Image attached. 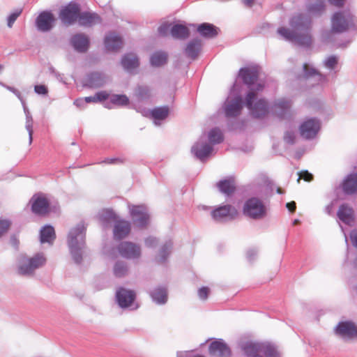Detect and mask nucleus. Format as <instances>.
I'll list each match as a JSON object with an SVG mask.
<instances>
[{"instance_id":"f257e3e1","label":"nucleus","mask_w":357,"mask_h":357,"mask_svg":"<svg viewBox=\"0 0 357 357\" xmlns=\"http://www.w3.org/2000/svg\"><path fill=\"white\" fill-rule=\"evenodd\" d=\"M310 21L305 20L302 15L294 16L290 22L294 31L281 27L278 32L287 40L293 41L300 45L309 46L312 43V38L308 33Z\"/></svg>"},{"instance_id":"f03ea898","label":"nucleus","mask_w":357,"mask_h":357,"mask_svg":"<svg viewBox=\"0 0 357 357\" xmlns=\"http://www.w3.org/2000/svg\"><path fill=\"white\" fill-rule=\"evenodd\" d=\"M354 25V17L348 11L335 13L331 18V32L342 33Z\"/></svg>"},{"instance_id":"7ed1b4c3","label":"nucleus","mask_w":357,"mask_h":357,"mask_svg":"<svg viewBox=\"0 0 357 357\" xmlns=\"http://www.w3.org/2000/svg\"><path fill=\"white\" fill-rule=\"evenodd\" d=\"M243 213L252 219H261L266 216V208L261 199L252 197L245 202Z\"/></svg>"},{"instance_id":"20e7f679","label":"nucleus","mask_w":357,"mask_h":357,"mask_svg":"<svg viewBox=\"0 0 357 357\" xmlns=\"http://www.w3.org/2000/svg\"><path fill=\"white\" fill-rule=\"evenodd\" d=\"M257 99V93L251 89L245 97V105L250 111L252 115L259 118L264 116L268 113V106L266 101L260 99L254 104Z\"/></svg>"},{"instance_id":"39448f33","label":"nucleus","mask_w":357,"mask_h":357,"mask_svg":"<svg viewBox=\"0 0 357 357\" xmlns=\"http://www.w3.org/2000/svg\"><path fill=\"white\" fill-rule=\"evenodd\" d=\"M79 11L80 8L77 4L70 3L60 10L59 16L65 25L69 26L77 22Z\"/></svg>"},{"instance_id":"423d86ee","label":"nucleus","mask_w":357,"mask_h":357,"mask_svg":"<svg viewBox=\"0 0 357 357\" xmlns=\"http://www.w3.org/2000/svg\"><path fill=\"white\" fill-rule=\"evenodd\" d=\"M85 231L86 227L83 223H80L69 232L68 242L72 252L79 248V244L84 243Z\"/></svg>"},{"instance_id":"0eeeda50","label":"nucleus","mask_w":357,"mask_h":357,"mask_svg":"<svg viewBox=\"0 0 357 357\" xmlns=\"http://www.w3.org/2000/svg\"><path fill=\"white\" fill-rule=\"evenodd\" d=\"M130 216L137 227L143 229L147 226L149 215L144 206H132L130 207Z\"/></svg>"},{"instance_id":"6e6552de","label":"nucleus","mask_w":357,"mask_h":357,"mask_svg":"<svg viewBox=\"0 0 357 357\" xmlns=\"http://www.w3.org/2000/svg\"><path fill=\"white\" fill-rule=\"evenodd\" d=\"M238 214L237 209L229 204L219 206L211 212L213 218L217 221L234 220Z\"/></svg>"},{"instance_id":"1a4fd4ad","label":"nucleus","mask_w":357,"mask_h":357,"mask_svg":"<svg viewBox=\"0 0 357 357\" xmlns=\"http://www.w3.org/2000/svg\"><path fill=\"white\" fill-rule=\"evenodd\" d=\"M243 351L248 357H263L261 354L269 356L275 350L259 343H247L243 347Z\"/></svg>"},{"instance_id":"9d476101","label":"nucleus","mask_w":357,"mask_h":357,"mask_svg":"<svg viewBox=\"0 0 357 357\" xmlns=\"http://www.w3.org/2000/svg\"><path fill=\"white\" fill-rule=\"evenodd\" d=\"M118 251L119 254L127 259H136L141 255L140 247L130 241H123L118 246Z\"/></svg>"},{"instance_id":"9b49d317","label":"nucleus","mask_w":357,"mask_h":357,"mask_svg":"<svg viewBox=\"0 0 357 357\" xmlns=\"http://www.w3.org/2000/svg\"><path fill=\"white\" fill-rule=\"evenodd\" d=\"M335 333L343 338L356 339L357 326L352 321L340 322L335 328Z\"/></svg>"},{"instance_id":"f8f14e48","label":"nucleus","mask_w":357,"mask_h":357,"mask_svg":"<svg viewBox=\"0 0 357 357\" xmlns=\"http://www.w3.org/2000/svg\"><path fill=\"white\" fill-rule=\"evenodd\" d=\"M46 262V258L43 254H37L29 259L28 263L20 267V273L22 275L30 274L36 268L43 266Z\"/></svg>"},{"instance_id":"ddd939ff","label":"nucleus","mask_w":357,"mask_h":357,"mask_svg":"<svg viewBox=\"0 0 357 357\" xmlns=\"http://www.w3.org/2000/svg\"><path fill=\"white\" fill-rule=\"evenodd\" d=\"M320 128L319 122L310 119L304 121L300 126L301 135L305 139H310L315 137Z\"/></svg>"},{"instance_id":"4468645a","label":"nucleus","mask_w":357,"mask_h":357,"mask_svg":"<svg viewBox=\"0 0 357 357\" xmlns=\"http://www.w3.org/2000/svg\"><path fill=\"white\" fill-rule=\"evenodd\" d=\"M131 231V224L129 221L119 219L115 221L113 228V235L115 240H121L127 237Z\"/></svg>"},{"instance_id":"2eb2a0df","label":"nucleus","mask_w":357,"mask_h":357,"mask_svg":"<svg viewBox=\"0 0 357 357\" xmlns=\"http://www.w3.org/2000/svg\"><path fill=\"white\" fill-rule=\"evenodd\" d=\"M55 17L48 11H43L38 16L36 24L38 30L46 32L50 31L54 25Z\"/></svg>"},{"instance_id":"dca6fc26","label":"nucleus","mask_w":357,"mask_h":357,"mask_svg":"<svg viewBox=\"0 0 357 357\" xmlns=\"http://www.w3.org/2000/svg\"><path fill=\"white\" fill-rule=\"evenodd\" d=\"M31 210L36 215L45 216L49 213L50 203L48 199L43 196L32 199Z\"/></svg>"},{"instance_id":"f3484780","label":"nucleus","mask_w":357,"mask_h":357,"mask_svg":"<svg viewBox=\"0 0 357 357\" xmlns=\"http://www.w3.org/2000/svg\"><path fill=\"white\" fill-rule=\"evenodd\" d=\"M116 299L121 307H128L131 305L135 299L136 294L132 290L120 288L116 292Z\"/></svg>"},{"instance_id":"a211bd4d","label":"nucleus","mask_w":357,"mask_h":357,"mask_svg":"<svg viewBox=\"0 0 357 357\" xmlns=\"http://www.w3.org/2000/svg\"><path fill=\"white\" fill-rule=\"evenodd\" d=\"M209 353L218 357H229L231 355V350L225 342L214 341L209 346Z\"/></svg>"},{"instance_id":"6ab92c4d","label":"nucleus","mask_w":357,"mask_h":357,"mask_svg":"<svg viewBox=\"0 0 357 357\" xmlns=\"http://www.w3.org/2000/svg\"><path fill=\"white\" fill-rule=\"evenodd\" d=\"M77 22L80 26H92L101 22L100 17L96 13L79 11Z\"/></svg>"},{"instance_id":"aec40b11","label":"nucleus","mask_w":357,"mask_h":357,"mask_svg":"<svg viewBox=\"0 0 357 357\" xmlns=\"http://www.w3.org/2000/svg\"><path fill=\"white\" fill-rule=\"evenodd\" d=\"M70 43L73 47L80 52H86L89 45L88 37L83 33H77L74 35L70 40Z\"/></svg>"},{"instance_id":"412c9836","label":"nucleus","mask_w":357,"mask_h":357,"mask_svg":"<svg viewBox=\"0 0 357 357\" xmlns=\"http://www.w3.org/2000/svg\"><path fill=\"white\" fill-rule=\"evenodd\" d=\"M338 218L347 225H351L354 222V211L348 204H342L337 213Z\"/></svg>"},{"instance_id":"4be33fe9","label":"nucleus","mask_w":357,"mask_h":357,"mask_svg":"<svg viewBox=\"0 0 357 357\" xmlns=\"http://www.w3.org/2000/svg\"><path fill=\"white\" fill-rule=\"evenodd\" d=\"M105 45L107 50L116 51L122 47L123 41L119 36L110 33L105 38Z\"/></svg>"},{"instance_id":"5701e85b","label":"nucleus","mask_w":357,"mask_h":357,"mask_svg":"<svg viewBox=\"0 0 357 357\" xmlns=\"http://www.w3.org/2000/svg\"><path fill=\"white\" fill-rule=\"evenodd\" d=\"M105 82V77L100 73L94 72L86 76L84 85L90 88H98L102 86Z\"/></svg>"},{"instance_id":"b1692460","label":"nucleus","mask_w":357,"mask_h":357,"mask_svg":"<svg viewBox=\"0 0 357 357\" xmlns=\"http://www.w3.org/2000/svg\"><path fill=\"white\" fill-rule=\"evenodd\" d=\"M342 190L347 195H353L357 192V174H351L347 176L342 183Z\"/></svg>"},{"instance_id":"393cba45","label":"nucleus","mask_w":357,"mask_h":357,"mask_svg":"<svg viewBox=\"0 0 357 357\" xmlns=\"http://www.w3.org/2000/svg\"><path fill=\"white\" fill-rule=\"evenodd\" d=\"M242 109V99L241 97L236 98L234 100L227 103L225 107L227 116H236Z\"/></svg>"},{"instance_id":"a878e982","label":"nucleus","mask_w":357,"mask_h":357,"mask_svg":"<svg viewBox=\"0 0 357 357\" xmlns=\"http://www.w3.org/2000/svg\"><path fill=\"white\" fill-rule=\"evenodd\" d=\"M239 75L242 77L243 82L248 86L253 84L258 78L257 71L254 69L242 68L240 70Z\"/></svg>"},{"instance_id":"bb28decb","label":"nucleus","mask_w":357,"mask_h":357,"mask_svg":"<svg viewBox=\"0 0 357 357\" xmlns=\"http://www.w3.org/2000/svg\"><path fill=\"white\" fill-rule=\"evenodd\" d=\"M56 238L55 231L53 227L46 225L43 227L40 232V242L52 244Z\"/></svg>"},{"instance_id":"cd10ccee","label":"nucleus","mask_w":357,"mask_h":357,"mask_svg":"<svg viewBox=\"0 0 357 357\" xmlns=\"http://www.w3.org/2000/svg\"><path fill=\"white\" fill-rule=\"evenodd\" d=\"M201 47L202 43L200 40H192L187 45L185 54L188 57L195 59L200 52Z\"/></svg>"},{"instance_id":"c85d7f7f","label":"nucleus","mask_w":357,"mask_h":357,"mask_svg":"<svg viewBox=\"0 0 357 357\" xmlns=\"http://www.w3.org/2000/svg\"><path fill=\"white\" fill-rule=\"evenodd\" d=\"M217 186L222 193L227 195H231L236 190L235 183L233 178L222 180L218 183Z\"/></svg>"},{"instance_id":"c756f323","label":"nucleus","mask_w":357,"mask_h":357,"mask_svg":"<svg viewBox=\"0 0 357 357\" xmlns=\"http://www.w3.org/2000/svg\"><path fill=\"white\" fill-rule=\"evenodd\" d=\"M197 31L206 38H213L218 35V30L215 26L208 23L200 24L197 28Z\"/></svg>"},{"instance_id":"7c9ffc66","label":"nucleus","mask_w":357,"mask_h":357,"mask_svg":"<svg viewBox=\"0 0 357 357\" xmlns=\"http://www.w3.org/2000/svg\"><path fill=\"white\" fill-rule=\"evenodd\" d=\"M171 33L174 38L185 39L190 35L188 28L183 24H175L171 29Z\"/></svg>"},{"instance_id":"2f4dec72","label":"nucleus","mask_w":357,"mask_h":357,"mask_svg":"<svg viewBox=\"0 0 357 357\" xmlns=\"http://www.w3.org/2000/svg\"><path fill=\"white\" fill-rule=\"evenodd\" d=\"M212 150L211 146L208 144H197L193 147L195 155L202 160L206 158L211 153Z\"/></svg>"},{"instance_id":"473e14b6","label":"nucleus","mask_w":357,"mask_h":357,"mask_svg":"<svg viewBox=\"0 0 357 357\" xmlns=\"http://www.w3.org/2000/svg\"><path fill=\"white\" fill-rule=\"evenodd\" d=\"M121 63L124 68L131 70L138 67L139 61L135 54H128L122 59Z\"/></svg>"},{"instance_id":"72a5a7b5","label":"nucleus","mask_w":357,"mask_h":357,"mask_svg":"<svg viewBox=\"0 0 357 357\" xmlns=\"http://www.w3.org/2000/svg\"><path fill=\"white\" fill-rule=\"evenodd\" d=\"M151 115L155 120H164L169 115V108L167 106L156 107L151 111Z\"/></svg>"},{"instance_id":"f704fd0d","label":"nucleus","mask_w":357,"mask_h":357,"mask_svg":"<svg viewBox=\"0 0 357 357\" xmlns=\"http://www.w3.org/2000/svg\"><path fill=\"white\" fill-rule=\"evenodd\" d=\"M100 219L103 224H107L111 222L115 223V221L119 220L115 212L111 209L103 210L100 214Z\"/></svg>"},{"instance_id":"c9c22d12","label":"nucleus","mask_w":357,"mask_h":357,"mask_svg":"<svg viewBox=\"0 0 357 357\" xmlns=\"http://www.w3.org/2000/svg\"><path fill=\"white\" fill-rule=\"evenodd\" d=\"M167 61V54L161 52H155L151 58V63L153 66H161L166 63Z\"/></svg>"},{"instance_id":"e433bc0d","label":"nucleus","mask_w":357,"mask_h":357,"mask_svg":"<svg viewBox=\"0 0 357 357\" xmlns=\"http://www.w3.org/2000/svg\"><path fill=\"white\" fill-rule=\"evenodd\" d=\"M151 296L153 299L158 303H165L167 299L166 289L163 288H158L155 289L152 292Z\"/></svg>"},{"instance_id":"4c0bfd02","label":"nucleus","mask_w":357,"mask_h":357,"mask_svg":"<svg viewBox=\"0 0 357 357\" xmlns=\"http://www.w3.org/2000/svg\"><path fill=\"white\" fill-rule=\"evenodd\" d=\"M291 103L289 100L285 99H280L275 102L274 105V109L279 115H282L283 112L289 109Z\"/></svg>"},{"instance_id":"58836bf2","label":"nucleus","mask_w":357,"mask_h":357,"mask_svg":"<svg viewBox=\"0 0 357 357\" xmlns=\"http://www.w3.org/2000/svg\"><path fill=\"white\" fill-rule=\"evenodd\" d=\"M110 101L118 106H126L129 103V99L126 95H113L110 98Z\"/></svg>"},{"instance_id":"ea45409f","label":"nucleus","mask_w":357,"mask_h":357,"mask_svg":"<svg viewBox=\"0 0 357 357\" xmlns=\"http://www.w3.org/2000/svg\"><path fill=\"white\" fill-rule=\"evenodd\" d=\"M208 139L211 143H220L223 139L221 131L218 128L211 130L208 133Z\"/></svg>"},{"instance_id":"a19ab883","label":"nucleus","mask_w":357,"mask_h":357,"mask_svg":"<svg viewBox=\"0 0 357 357\" xmlns=\"http://www.w3.org/2000/svg\"><path fill=\"white\" fill-rule=\"evenodd\" d=\"M12 226V221L7 218H0V238L6 234Z\"/></svg>"},{"instance_id":"79ce46f5","label":"nucleus","mask_w":357,"mask_h":357,"mask_svg":"<svg viewBox=\"0 0 357 357\" xmlns=\"http://www.w3.org/2000/svg\"><path fill=\"white\" fill-rule=\"evenodd\" d=\"M324 10V1L318 0L314 4H312L308 8V11L312 15L321 13Z\"/></svg>"},{"instance_id":"37998d69","label":"nucleus","mask_w":357,"mask_h":357,"mask_svg":"<svg viewBox=\"0 0 357 357\" xmlns=\"http://www.w3.org/2000/svg\"><path fill=\"white\" fill-rule=\"evenodd\" d=\"M172 248V243H167L165 245H164L160 250V252H159V258H158V261L159 262H162L164 261L167 257L169 255V250H170V248Z\"/></svg>"},{"instance_id":"c03bdc74","label":"nucleus","mask_w":357,"mask_h":357,"mask_svg":"<svg viewBox=\"0 0 357 357\" xmlns=\"http://www.w3.org/2000/svg\"><path fill=\"white\" fill-rule=\"evenodd\" d=\"M114 273L116 277H122L127 273V267L122 262H117L114 268Z\"/></svg>"},{"instance_id":"a18cd8bd","label":"nucleus","mask_w":357,"mask_h":357,"mask_svg":"<svg viewBox=\"0 0 357 357\" xmlns=\"http://www.w3.org/2000/svg\"><path fill=\"white\" fill-rule=\"evenodd\" d=\"M338 59L335 56H331L325 61V66L329 69H333L337 64Z\"/></svg>"},{"instance_id":"49530a36","label":"nucleus","mask_w":357,"mask_h":357,"mask_svg":"<svg viewBox=\"0 0 357 357\" xmlns=\"http://www.w3.org/2000/svg\"><path fill=\"white\" fill-rule=\"evenodd\" d=\"M21 13H22V9H20L9 15V17L8 18V26L9 27L13 26V24H14V22H15L17 18L20 15Z\"/></svg>"},{"instance_id":"de8ad7c7","label":"nucleus","mask_w":357,"mask_h":357,"mask_svg":"<svg viewBox=\"0 0 357 357\" xmlns=\"http://www.w3.org/2000/svg\"><path fill=\"white\" fill-rule=\"evenodd\" d=\"M210 289L208 287H203L198 290V296L202 300H206L209 294Z\"/></svg>"},{"instance_id":"09e8293b","label":"nucleus","mask_w":357,"mask_h":357,"mask_svg":"<svg viewBox=\"0 0 357 357\" xmlns=\"http://www.w3.org/2000/svg\"><path fill=\"white\" fill-rule=\"evenodd\" d=\"M301 178L305 181L310 182L313 179V175L307 171H303L299 174L298 182H299Z\"/></svg>"},{"instance_id":"8fccbe9b","label":"nucleus","mask_w":357,"mask_h":357,"mask_svg":"<svg viewBox=\"0 0 357 357\" xmlns=\"http://www.w3.org/2000/svg\"><path fill=\"white\" fill-rule=\"evenodd\" d=\"M124 162V160L120 158H106L102 160L101 163L109 164V165H117L121 164Z\"/></svg>"},{"instance_id":"3c124183","label":"nucleus","mask_w":357,"mask_h":357,"mask_svg":"<svg viewBox=\"0 0 357 357\" xmlns=\"http://www.w3.org/2000/svg\"><path fill=\"white\" fill-rule=\"evenodd\" d=\"M95 95H96L98 102H102L105 100H107L109 97V93L108 92H107L106 91H99V92L96 93Z\"/></svg>"},{"instance_id":"603ef678","label":"nucleus","mask_w":357,"mask_h":357,"mask_svg":"<svg viewBox=\"0 0 357 357\" xmlns=\"http://www.w3.org/2000/svg\"><path fill=\"white\" fill-rule=\"evenodd\" d=\"M34 91L39 95H47L48 93L47 86L43 84L36 85L34 86Z\"/></svg>"},{"instance_id":"864d4df0","label":"nucleus","mask_w":357,"mask_h":357,"mask_svg":"<svg viewBox=\"0 0 357 357\" xmlns=\"http://www.w3.org/2000/svg\"><path fill=\"white\" fill-rule=\"evenodd\" d=\"M158 244V241L155 238L149 236L145 239V245L147 248H155Z\"/></svg>"},{"instance_id":"5fc2aeb1","label":"nucleus","mask_w":357,"mask_h":357,"mask_svg":"<svg viewBox=\"0 0 357 357\" xmlns=\"http://www.w3.org/2000/svg\"><path fill=\"white\" fill-rule=\"evenodd\" d=\"M296 136L294 132H287L284 134V139L288 144H294L295 142Z\"/></svg>"},{"instance_id":"6e6d98bb","label":"nucleus","mask_w":357,"mask_h":357,"mask_svg":"<svg viewBox=\"0 0 357 357\" xmlns=\"http://www.w3.org/2000/svg\"><path fill=\"white\" fill-rule=\"evenodd\" d=\"M169 30V26L167 24H162L158 28V31L160 35L165 36Z\"/></svg>"},{"instance_id":"4d7b16f0","label":"nucleus","mask_w":357,"mask_h":357,"mask_svg":"<svg viewBox=\"0 0 357 357\" xmlns=\"http://www.w3.org/2000/svg\"><path fill=\"white\" fill-rule=\"evenodd\" d=\"M350 237L354 245L357 248V229L351 231Z\"/></svg>"},{"instance_id":"13d9d810","label":"nucleus","mask_w":357,"mask_h":357,"mask_svg":"<svg viewBox=\"0 0 357 357\" xmlns=\"http://www.w3.org/2000/svg\"><path fill=\"white\" fill-rule=\"evenodd\" d=\"M286 207L288 208V210L291 212V213H294L296 211V202L292 201V202H288L286 204Z\"/></svg>"},{"instance_id":"bf43d9fd","label":"nucleus","mask_w":357,"mask_h":357,"mask_svg":"<svg viewBox=\"0 0 357 357\" xmlns=\"http://www.w3.org/2000/svg\"><path fill=\"white\" fill-rule=\"evenodd\" d=\"M26 130L28 131V133H29V144H31L32 143V140H33V137H32V135H33V128H32V125L29 123L26 125Z\"/></svg>"},{"instance_id":"052dcab7","label":"nucleus","mask_w":357,"mask_h":357,"mask_svg":"<svg viewBox=\"0 0 357 357\" xmlns=\"http://www.w3.org/2000/svg\"><path fill=\"white\" fill-rule=\"evenodd\" d=\"M303 68H304L305 75L307 76H310V75H315L317 73V72H316V70L314 69H311V71L308 72L309 66H308V65L307 63L304 64Z\"/></svg>"},{"instance_id":"680f3d73","label":"nucleus","mask_w":357,"mask_h":357,"mask_svg":"<svg viewBox=\"0 0 357 357\" xmlns=\"http://www.w3.org/2000/svg\"><path fill=\"white\" fill-rule=\"evenodd\" d=\"M137 93L139 96L143 97L149 94V91L145 88L139 87Z\"/></svg>"},{"instance_id":"e2e57ef3","label":"nucleus","mask_w":357,"mask_h":357,"mask_svg":"<svg viewBox=\"0 0 357 357\" xmlns=\"http://www.w3.org/2000/svg\"><path fill=\"white\" fill-rule=\"evenodd\" d=\"M329 2L337 7H342L344 5V0H328Z\"/></svg>"},{"instance_id":"0e129e2a","label":"nucleus","mask_w":357,"mask_h":357,"mask_svg":"<svg viewBox=\"0 0 357 357\" xmlns=\"http://www.w3.org/2000/svg\"><path fill=\"white\" fill-rule=\"evenodd\" d=\"M84 102L86 103L90 102H98V100L96 99V95L93 96H88L84 98Z\"/></svg>"},{"instance_id":"69168bd1","label":"nucleus","mask_w":357,"mask_h":357,"mask_svg":"<svg viewBox=\"0 0 357 357\" xmlns=\"http://www.w3.org/2000/svg\"><path fill=\"white\" fill-rule=\"evenodd\" d=\"M84 101V98H77L75 100L74 104L77 107H82Z\"/></svg>"},{"instance_id":"338daca9","label":"nucleus","mask_w":357,"mask_h":357,"mask_svg":"<svg viewBox=\"0 0 357 357\" xmlns=\"http://www.w3.org/2000/svg\"><path fill=\"white\" fill-rule=\"evenodd\" d=\"M243 3L247 6H252L254 3V0H243Z\"/></svg>"},{"instance_id":"774afa93","label":"nucleus","mask_w":357,"mask_h":357,"mask_svg":"<svg viewBox=\"0 0 357 357\" xmlns=\"http://www.w3.org/2000/svg\"><path fill=\"white\" fill-rule=\"evenodd\" d=\"M264 89V85L262 84H258L257 85V91H261Z\"/></svg>"}]
</instances>
